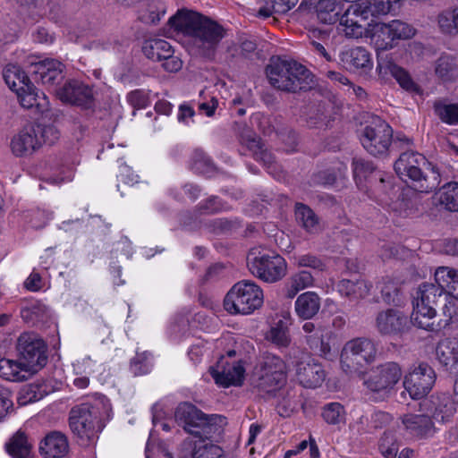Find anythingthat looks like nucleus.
Returning a JSON list of instances; mask_svg holds the SVG:
<instances>
[{
	"label": "nucleus",
	"instance_id": "nucleus-1",
	"mask_svg": "<svg viewBox=\"0 0 458 458\" xmlns=\"http://www.w3.org/2000/svg\"><path fill=\"white\" fill-rule=\"evenodd\" d=\"M175 30L191 38L195 55L211 60L225 36V29L216 21L196 12L178 13L169 19Z\"/></svg>",
	"mask_w": 458,
	"mask_h": 458
},
{
	"label": "nucleus",
	"instance_id": "nucleus-2",
	"mask_svg": "<svg viewBox=\"0 0 458 458\" xmlns=\"http://www.w3.org/2000/svg\"><path fill=\"white\" fill-rule=\"evenodd\" d=\"M107 406L104 398L95 397L91 402H85L73 406L69 414V426L81 445H93L98 439L99 433L105 428L104 417Z\"/></svg>",
	"mask_w": 458,
	"mask_h": 458
},
{
	"label": "nucleus",
	"instance_id": "nucleus-3",
	"mask_svg": "<svg viewBox=\"0 0 458 458\" xmlns=\"http://www.w3.org/2000/svg\"><path fill=\"white\" fill-rule=\"evenodd\" d=\"M394 168L400 177L411 180L413 188L420 192H430L437 189L441 182L437 167L416 151L402 153Z\"/></svg>",
	"mask_w": 458,
	"mask_h": 458
},
{
	"label": "nucleus",
	"instance_id": "nucleus-4",
	"mask_svg": "<svg viewBox=\"0 0 458 458\" xmlns=\"http://www.w3.org/2000/svg\"><path fill=\"white\" fill-rule=\"evenodd\" d=\"M267 76L274 88L287 92L306 91L314 83L310 71L293 60H271Z\"/></svg>",
	"mask_w": 458,
	"mask_h": 458
},
{
	"label": "nucleus",
	"instance_id": "nucleus-5",
	"mask_svg": "<svg viewBox=\"0 0 458 458\" xmlns=\"http://www.w3.org/2000/svg\"><path fill=\"white\" fill-rule=\"evenodd\" d=\"M177 424L183 429L199 438H210L219 430L218 415H206L195 405L190 403H180L174 412Z\"/></svg>",
	"mask_w": 458,
	"mask_h": 458
},
{
	"label": "nucleus",
	"instance_id": "nucleus-6",
	"mask_svg": "<svg viewBox=\"0 0 458 458\" xmlns=\"http://www.w3.org/2000/svg\"><path fill=\"white\" fill-rule=\"evenodd\" d=\"M263 291L250 280L234 284L224 300V307L230 314L248 315L263 304Z\"/></svg>",
	"mask_w": 458,
	"mask_h": 458
},
{
	"label": "nucleus",
	"instance_id": "nucleus-7",
	"mask_svg": "<svg viewBox=\"0 0 458 458\" xmlns=\"http://www.w3.org/2000/svg\"><path fill=\"white\" fill-rule=\"evenodd\" d=\"M376 343L368 337H356L347 341L340 354V363L347 374L361 372L376 360Z\"/></svg>",
	"mask_w": 458,
	"mask_h": 458
},
{
	"label": "nucleus",
	"instance_id": "nucleus-8",
	"mask_svg": "<svg viewBox=\"0 0 458 458\" xmlns=\"http://www.w3.org/2000/svg\"><path fill=\"white\" fill-rule=\"evenodd\" d=\"M247 260L250 273L264 282L276 283L286 274L287 264L278 254L253 249Z\"/></svg>",
	"mask_w": 458,
	"mask_h": 458
},
{
	"label": "nucleus",
	"instance_id": "nucleus-9",
	"mask_svg": "<svg viewBox=\"0 0 458 458\" xmlns=\"http://www.w3.org/2000/svg\"><path fill=\"white\" fill-rule=\"evenodd\" d=\"M368 24L370 28L367 30V36L377 50L392 49L398 40L409 39L415 34V30L411 25L399 20L388 23Z\"/></svg>",
	"mask_w": 458,
	"mask_h": 458
},
{
	"label": "nucleus",
	"instance_id": "nucleus-10",
	"mask_svg": "<svg viewBox=\"0 0 458 458\" xmlns=\"http://www.w3.org/2000/svg\"><path fill=\"white\" fill-rule=\"evenodd\" d=\"M16 349L20 360L27 364L33 373L47 364V345L37 334L22 333L17 340Z\"/></svg>",
	"mask_w": 458,
	"mask_h": 458
},
{
	"label": "nucleus",
	"instance_id": "nucleus-11",
	"mask_svg": "<svg viewBox=\"0 0 458 458\" xmlns=\"http://www.w3.org/2000/svg\"><path fill=\"white\" fill-rule=\"evenodd\" d=\"M393 140L391 126L376 117L367 125L361 134L360 141L363 148L372 156L386 155Z\"/></svg>",
	"mask_w": 458,
	"mask_h": 458
},
{
	"label": "nucleus",
	"instance_id": "nucleus-12",
	"mask_svg": "<svg viewBox=\"0 0 458 458\" xmlns=\"http://www.w3.org/2000/svg\"><path fill=\"white\" fill-rule=\"evenodd\" d=\"M259 382L257 386L266 393H272L282 387L286 381L284 361L272 353H265L259 363Z\"/></svg>",
	"mask_w": 458,
	"mask_h": 458
},
{
	"label": "nucleus",
	"instance_id": "nucleus-13",
	"mask_svg": "<svg viewBox=\"0 0 458 458\" xmlns=\"http://www.w3.org/2000/svg\"><path fill=\"white\" fill-rule=\"evenodd\" d=\"M436 373L427 363H420L404 377L403 387L411 398L419 400L426 396L436 382Z\"/></svg>",
	"mask_w": 458,
	"mask_h": 458
},
{
	"label": "nucleus",
	"instance_id": "nucleus-14",
	"mask_svg": "<svg viewBox=\"0 0 458 458\" xmlns=\"http://www.w3.org/2000/svg\"><path fill=\"white\" fill-rule=\"evenodd\" d=\"M402 374V369L398 363L386 362L377 367L365 381V385L372 392L386 394L399 382Z\"/></svg>",
	"mask_w": 458,
	"mask_h": 458
},
{
	"label": "nucleus",
	"instance_id": "nucleus-15",
	"mask_svg": "<svg viewBox=\"0 0 458 458\" xmlns=\"http://www.w3.org/2000/svg\"><path fill=\"white\" fill-rule=\"evenodd\" d=\"M375 326L379 335L395 336L407 333L411 321L403 311L391 308L377 313Z\"/></svg>",
	"mask_w": 458,
	"mask_h": 458
},
{
	"label": "nucleus",
	"instance_id": "nucleus-16",
	"mask_svg": "<svg viewBox=\"0 0 458 458\" xmlns=\"http://www.w3.org/2000/svg\"><path fill=\"white\" fill-rule=\"evenodd\" d=\"M368 12L362 10V4L356 1L349 4L339 20V30L348 38H361L369 30L365 29V22L369 19Z\"/></svg>",
	"mask_w": 458,
	"mask_h": 458
},
{
	"label": "nucleus",
	"instance_id": "nucleus-17",
	"mask_svg": "<svg viewBox=\"0 0 458 458\" xmlns=\"http://www.w3.org/2000/svg\"><path fill=\"white\" fill-rule=\"evenodd\" d=\"M57 95L61 101L82 109H90L95 104L92 88L77 80L67 81L58 89Z\"/></svg>",
	"mask_w": 458,
	"mask_h": 458
},
{
	"label": "nucleus",
	"instance_id": "nucleus-18",
	"mask_svg": "<svg viewBox=\"0 0 458 458\" xmlns=\"http://www.w3.org/2000/svg\"><path fill=\"white\" fill-rule=\"evenodd\" d=\"M30 68L33 80L47 87L55 86L64 79V65L56 59L46 58L31 63Z\"/></svg>",
	"mask_w": 458,
	"mask_h": 458
},
{
	"label": "nucleus",
	"instance_id": "nucleus-19",
	"mask_svg": "<svg viewBox=\"0 0 458 458\" xmlns=\"http://www.w3.org/2000/svg\"><path fill=\"white\" fill-rule=\"evenodd\" d=\"M295 367L296 378L306 388L320 386L326 378V372L322 365L309 356L302 357L296 362Z\"/></svg>",
	"mask_w": 458,
	"mask_h": 458
},
{
	"label": "nucleus",
	"instance_id": "nucleus-20",
	"mask_svg": "<svg viewBox=\"0 0 458 458\" xmlns=\"http://www.w3.org/2000/svg\"><path fill=\"white\" fill-rule=\"evenodd\" d=\"M244 369L239 363H229L222 356L215 367L210 368V375L218 386L228 387L240 386L243 379Z\"/></svg>",
	"mask_w": 458,
	"mask_h": 458
},
{
	"label": "nucleus",
	"instance_id": "nucleus-21",
	"mask_svg": "<svg viewBox=\"0 0 458 458\" xmlns=\"http://www.w3.org/2000/svg\"><path fill=\"white\" fill-rule=\"evenodd\" d=\"M340 64L347 71L367 72L373 66L370 53L362 47H355L343 50L339 55Z\"/></svg>",
	"mask_w": 458,
	"mask_h": 458
},
{
	"label": "nucleus",
	"instance_id": "nucleus-22",
	"mask_svg": "<svg viewBox=\"0 0 458 458\" xmlns=\"http://www.w3.org/2000/svg\"><path fill=\"white\" fill-rule=\"evenodd\" d=\"M445 300L443 287L436 282H426L420 284L412 303L415 306L420 307V311L428 312L430 310H436L438 302Z\"/></svg>",
	"mask_w": 458,
	"mask_h": 458
},
{
	"label": "nucleus",
	"instance_id": "nucleus-23",
	"mask_svg": "<svg viewBox=\"0 0 458 458\" xmlns=\"http://www.w3.org/2000/svg\"><path fill=\"white\" fill-rule=\"evenodd\" d=\"M41 146L35 125L25 126L11 141V148L16 157L32 154Z\"/></svg>",
	"mask_w": 458,
	"mask_h": 458
},
{
	"label": "nucleus",
	"instance_id": "nucleus-24",
	"mask_svg": "<svg viewBox=\"0 0 458 458\" xmlns=\"http://www.w3.org/2000/svg\"><path fill=\"white\" fill-rule=\"evenodd\" d=\"M420 406L422 410L429 414L431 420L436 421H448L455 411L454 401L445 394L431 396L425 400Z\"/></svg>",
	"mask_w": 458,
	"mask_h": 458
},
{
	"label": "nucleus",
	"instance_id": "nucleus-25",
	"mask_svg": "<svg viewBox=\"0 0 458 458\" xmlns=\"http://www.w3.org/2000/svg\"><path fill=\"white\" fill-rule=\"evenodd\" d=\"M67 437L60 431L48 433L40 442L39 453L44 458H64L69 454Z\"/></svg>",
	"mask_w": 458,
	"mask_h": 458
},
{
	"label": "nucleus",
	"instance_id": "nucleus-26",
	"mask_svg": "<svg viewBox=\"0 0 458 458\" xmlns=\"http://www.w3.org/2000/svg\"><path fill=\"white\" fill-rule=\"evenodd\" d=\"M402 422L408 433L417 437H428L435 432L434 423L428 412L426 414H406Z\"/></svg>",
	"mask_w": 458,
	"mask_h": 458
},
{
	"label": "nucleus",
	"instance_id": "nucleus-27",
	"mask_svg": "<svg viewBox=\"0 0 458 458\" xmlns=\"http://www.w3.org/2000/svg\"><path fill=\"white\" fill-rule=\"evenodd\" d=\"M33 372L22 360L10 359L0 360V377L13 382H23L30 378Z\"/></svg>",
	"mask_w": 458,
	"mask_h": 458
},
{
	"label": "nucleus",
	"instance_id": "nucleus-28",
	"mask_svg": "<svg viewBox=\"0 0 458 458\" xmlns=\"http://www.w3.org/2000/svg\"><path fill=\"white\" fill-rule=\"evenodd\" d=\"M320 297L315 292H306L300 294L294 303L297 316L301 319H311L319 311Z\"/></svg>",
	"mask_w": 458,
	"mask_h": 458
},
{
	"label": "nucleus",
	"instance_id": "nucleus-29",
	"mask_svg": "<svg viewBox=\"0 0 458 458\" xmlns=\"http://www.w3.org/2000/svg\"><path fill=\"white\" fill-rule=\"evenodd\" d=\"M434 280L443 287L445 298L452 296L458 300V270L448 267H439L435 271Z\"/></svg>",
	"mask_w": 458,
	"mask_h": 458
},
{
	"label": "nucleus",
	"instance_id": "nucleus-30",
	"mask_svg": "<svg viewBox=\"0 0 458 458\" xmlns=\"http://www.w3.org/2000/svg\"><path fill=\"white\" fill-rule=\"evenodd\" d=\"M166 13V5L162 0H141L139 7V19L146 24H157Z\"/></svg>",
	"mask_w": 458,
	"mask_h": 458
},
{
	"label": "nucleus",
	"instance_id": "nucleus-31",
	"mask_svg": "<svg viewBox=\"0 0 458 458\" xmlns=\"http://www.w3.org/2000/svg\"><path fill=\"white\" fill-rule=\"evenodd\" d=\"M377 69L379 72H382L383 70L385 72H389L404 90L411 93L420 92L419 85L414 82L409 72L394 63L379 64Z\"/></svg>",
	"mask_w": 458,
	"mask_h": 458
},
{
	"label": "nucleus",
	"instance_id": "nucleus-32",
	"mask_svg": "<svg viewBox=\"0 0 458 458\" xmlns=\"http://www.w3.org/2000/svg\"><path fill=\"white\" fill-rule=\"evenodd\" d=\"M299 0H259L258 16L268 18L276 14H285Z\"/></svg>",
	"mask_w": 458,
	"mask_h": 458
},
{
	"label": "nucleus",
	"instance_id": "nucleus-33",
	"mask_svg": "<svg viewBox=\"0 0 458 458\" xmlns=\"http://www.w3.org/2000/svg\"><path fill=\"white\" fill-rule=\"evenodd\" d=\"M314 284V277L311 272L307 270L299 271L290 276L285 287L284 295L288 299L294 298L297 293Z\"/></svg>",
	"mask_w": 458,
	"mask_h": 458
},
{
	"label": "nucleus",
	"instance_id": "nucleus-34",
	"mask_svg": "<svg viewBox=\"0 0 458 458\" xmlns=\"http://www.w3.org/2000/svg\"><path fill=\"white\" fill-rule=\"evenodd\" d=\"M371 285L363 279L355 281L343 279L339 282L337 288L341 295L348 297L351 300H359L366 297Z\"/></svg>",
	"mask_w": 458,
	"mask_h": 458
},
{
	"label": "nucleus",
	"instance_id": "nucleus-35",
	"mask_svg": "<svg viewBox=\"0 0 458 458\" xmlns=\"http://www.w3.org/2000/svg\"><path fill=\"white\" fill-rule=\"evenodd\" d=\"M436 355L438 361L445 367L458 364V340L444 339L437 344Z\"/></svg>",
	"mask_w": 458,
	"mask_h": 458
},
{
	"label": "nucleus",
	"instance_id": "nucleus-36",
	"mask_svg": "<svg viewBox=\"0 0 458 458\" xmlns=\"http://www.w3.org/2000/svg\"><path fill=\"white\" fill-rule=\"evenodd\" d=\"M295 218L297 223L308 233H315L319 230V218L307 205L295 204Z\"/></svg>",
	"mask_w": 458,
	"mask_h": 458
},
{
	"label": "nucleus",
	"instance_id": "nucleus-37",
	"mask_svg": "<svg viewBox=\"0 0 458 458\" xmlns=\"http://www.w3.org/2000/svg\"><path fill=\"white\" fill-rule=\"evenodd\" d=\"M172 49L173 47L169 42L160 38L145 40L142 46V52L145 56L156 62H161L163 57H167Z\"/></svg>",
	"mask_w": 458,
	"mask_h": 458
},
{
	"label": "nucleus",
	"instance_id": "nucleus-38",
	"mask_svg": "<svg viewBox=\"0 0 458 458\" xmlns=\"http://www.w3.org/2000/svg\"><path fill=\"white\" fill-rule=\"evenodd\" d=\"M6 452L13 458H28L31 445L24 432L17 431L5 444Z\"/></svg>",
	"mask_w": 458,
	"mask_h": 458
},
{
	"label": "nucleus",
	"instance_id": "nucleus-39",
	"mask_svg": "<svg viewBox=\"0 0 458 458\" xmlns=\"http://www.w3.org/2000/svg\"><path fill=\"white\" fill-rule=\"evenodd\" d=\"M437 21L443 34L452 37L458 35V7L443 10L438 13Z\"/></svg>",
	"mask_w": 458,
	"mask_h": 458
},
{
	"label": "nucleus",
	"instance_id": "nucleus-40",
	"mask_svg": "<svg viewBox=\"0 0 458 458\" xmlns=\"http://www.w3.org/2000/svg\"><path fill=\"white\" fill-rule=\"evenodd\" d=\"M3 78L6 85L13 91H16L19 88H24L26 85L30 83L29 77L15 64H8L3 71Z\"/></svg>",
	"mask_w": 458,
	"mask_h": 458
},
{
	"label": "nucleus",
	"instance_id": "nucleus-41",
	"mask_svg": "<svg viewBox=\"0 0 458 458\" xmlns=\"http://www.w3.org/2000/svg\"><path fill=\"white\" fill-rule=\"evenodd\" d=\"M420 307L413 305V311L411 313L410 321L411 325H414L419 328L434 332L439 329V325L435 324L434 318L437 314L436 310H430L428 312L420 311Z\"/></svg>",
	"mask_w": 458,
	"mask_h": 458
},
{
	"label": "nucleus",
	"instance_id": "nucleus-42",
	"mask_svg": "<svg viewBox=\"0 0 458 458\" xmlns=\"http://www.w3.org/2000/svg\"><path fill=\"white\" fill-rule=\"evenodd\" d=\"M435 72L443 81H453L458 77V64L454 57L442 55L436 63Z\"/></svg>",
	"mask_w": 458,
	"mask_h": 458
},
{
	"label": "nucleus",
	"instance_id": "nucleus-43",
	"mask_svg": "<svg viewBox=\"0 0 458 458\" xmlns=\"http://www.w3.org/2000/svg\"><path fill=\"white\" fill-rule=\"evenodd\" d=\"M48 394L47 386L44 384H30L21 388L19 392L18 403L27 405L38 402Z\"/></svg>",
	"mask_w": 458,
	"mask_h": 458
},
{
	"label": "nucleus",
	"instance_id": "nucleus-44",
	"mask_svg": "<svg viewBox=\"0 0 458 458\" xmlns=\"http://www.w3.org/2000/svg\"><path fill=\"white\" fill-rule=\"evenodd\" d=\"M266 338L279 349L286 348L291 344L288 327L282 320H279L275 326L271 327L270 330L267 333Z\"/></svg>",
	"mask_w": 458,
	"mask_h": 458
},
{
	"label": "nucleus",
	"instance_id": "nucleus-45",
	"mask_svg": "<svg viewBox=\"0 0 458 458\" xmlns=\"http://www.w3.org/2000/svg\"><path fill=\"white\" fill-rule=\"evenodd\" d=\"M439 202L451 212H458V183L448 182L439 191Z\"/></svg>",
	"mask_w": 458,
	"mask_h": 458
},
{
	"label": "nucleus",
	"instance_id": "nucleus-46",
	"mask_svg": "<svg viewBox=\"0 0 458 458\" xmlns=\"http://www.w3.org/2000/svg\"><path fill=\"white\" fill-rule=\"evenodd\" d=\"M321 416L323 420L329 425H338L345 421V409L340 403H327L323 409Z\"/></svg>",
	"mask_w": 458,
	"mask_h": 458
},
{
	"label": "nucleus",
	"instance_id": "nucleus-47",
	"mask_svg": "<svg viewBox=\"0 0 458 458\" xmlns=\"http://www.w3.org/2000/svg\"><path fill=\"white\" fill-rule=\"evenodd\" d=\"M434 110L439 119L447 124H458V103L445 104L441 101L434 104Z\"/></svg>",
	"mask_w": 458,
	"mask_h": 458
},
{
	"label": "nucleus",
	"instance_id": "nucleus-48",
	"mask_svg": "<svg viewBox=\"0 0 458 458\" xmlns=\"http://www.w3.org/2000/svg\"><path fill=\"white\" fill-rule=\"evenodd\" d=\"M17 98L22 107L26 109L32 108L34 106L38 107L41 104L38 102L39 95L35 86L30 82L24 88H19L15 91Z\"/></svg>",
	"mask_w": 458,
	"mask_h": 458
},
{
	"label": "nucleus",
	"instance_id": "nucleus-49",
	"mask_svg": "<svg viewBox=\"0 0 458 458\" xmlns=\"http://www.w3.org/2000/svg\"><path fill=\"white\" fill-rule=\"evenodd\" d=\"M352 165L354 177L359 179L366 180L369 178V181H372L374 179L373 175L379 171L376 169L373 162L361 157L353 158Z\"/></svg>",
	"mask_w": 458,
	"mask_h": 458
},
{
	"label": "nucleus",
	"instance_id": "nucleus-50",
	"mask_svg": "<svg viewBox=\"0 0 458 458\" xmlns=\"http://www.w3.org/2000/svg\"><path fill=\"white\" fill-rule=\"evenodd\" d=\"M52 174L47 178V182L53 184H60L64 182H70L72 180L74 173L73 169L70 165H64L63 164H55L50 166Z\"/></svg>",
	"mask_w": 458,
	"mask_h": 458
},
{
	"label": "nucleus",
	"instance_id": "nucleus-51",
	"mask_svg": "<svg viewBox=\"0 0 458 458\" xmlns=\"http://www.w3.org/2000/svg\"><path fill=\"white\" fill-rule=\"evenodd\" d=\"M294 264L299 267H309L318 272H321L326 268L324 261L319 257L311 253L295 256Z\"/></svg>",
	"mask_w": 458,
	"mask_h": 458
},
{
	"label": "nucleus",
	"instance_id": "nucleus-52",
	"mask_svg": "<svg viewBox=\"0 0 458 458\" xmlns=\"http://www.w3.org/2000/svg\"><path fill=\"white\" fill-rule=\"evenodd\" d=\"M378 448L386 458H395L397 456L398 445L394 435L391 432H385L381 437Z\"/></svg>",
	"mask_w": 458,
	"mask_h": 458
},
{
	"label": "nucleus",
	"instance_id": "nucleus-53",
	"mask_svg": "<svg viewBox=\"0 0 458 458\" xmlns=\"http://www.w3.org/2000/svg\"><path fill=\"white\" fill-rule=\"evenodd\" d=\"M360 4H362V10L369 11L368 18H369V16L388 13L393 3L389 0H369L367 3Z\"/></svg>",
	"mask_w": 458,
	"mask_h": 458
},
{
	"label": "nucleus",
	"instance_id": "nucleus-54",
	"mask_svg": "<svg viewBox=\"0 0 458 458\" xmlns=\"http://www.w3.org/2000/svg\"><path fill=\"white\" fill-rule=\"evenodd\" d=\"M374 179L369 181L374 185L375 191L378 197L388 194V191L392 188L391 176L385 174L382 171L376 172L373 175Z\"/></svg>",
	"mask_w": 458,
	"mask_h": 458
},
{
	"label": "nucleus",
	"instance_id": "nucleus-55",
	"mask_svg": "<svg viewBox=\"0 0 458 458\" xmlns=\"http://www.w3.org/2000/svg\"><path fill=\"white\" fill-rule=\"evenodd\" d=\"M307 344L310 348L325 358H327L331 354V346L327 342H325L322 338V335L315 333L307 336Z\"/></svg>",
	"mask_w": 458,
	"mask_h": 458
},
{
	"label": "nucleus",
	"instance_id": "nucleus-56",
	"mask_svg": "<svg viewBox=\"0 0 458 458\" xmlns=\"http://www.w3.org/2000/svg\"><path fill=\"white\" fill-rule=\"evenodd\" d=\"M126 99L136 109L145 108L149 104L148 95L143 89H135L129 92Z\"/></svg>",
	"mask_w": 458,
	"mask_h": 458
},
{
	"label": "nucleus",
	"instance_id": "nucleus-57",
	"mask_svg": "<svg viewBox=\"0 0 458 458\" xmlns=\"http://www.w3.org/2000/svg\"><path fill=\"white\" fill-rule=\"evenodd\" d=\"M193 168L199 173L209 172L213 167L212 160L201 150H195L192 157Z\"/></svg>",
	"mask_w": 458,
	"mask_h": 458
},
{
	"label": "nucleus",
	"instance_id": "nucleus-58",
	"mask_svg": "<svg viewBox=\"0 0 458 458\" xmlns=\"http://www.w3.org/2000/svg\"><path fill=\"white\" fill-rule=\"evenodd\" d=\"M205 438L199 440V454L197 458H219L222 455V449L214 444L205 443Z\"/></svg>",
	"mask_w": 458,
	"mask_h": 458
},
{
	"label": "nucleus",
	"instance_id": "nucleus-59",
	"mask_svg": "<svg viewBox=\"0 0 458 458\" xmlns=\"http://www.w3.org/2000/svg\"><path fill=\"white\" fill-rule=\"evenodd\" d=\"M38 136L41 140V144L46 143L48 145L54 144L59 138V132L54 126H42L40 124L35 125Z\"/></svg>",
	"mask_w": 458,
	"mask_h": 458
},
{
	"label": "nucleus",
	"instance_id": "nucleus-60",
	"mask_svg": "<svg viewBox=\"0 0 458 458\" xmlns=\"http://www.w3.org/2000/svg\"><path fill=\"white\" fill-rule=\"evenodd\" d=\"M223 205L217 197H210L198 206L199 214H214L221 211Z\"/></svg>",
	"mask_w": 458,
	"mask_h": 458
},
{
	"label": "nucleus",
	"instance_id": "nucleus-61",
	"mask_svg": "<svg viewBox=\"0 0 458 458\" xmlns=\"http://www.w3.org/2000/svg\"><path fill=\"white\" fill-rule=\"evenodd\" d=\"M117 178L120 182L130 186L139 182V176L125 164L120 165Z\"/></svg>",
	"mask_w": 458,
	"mask_h": 458
},
{
	"label": "nucleus",
	"instance_id": "nucleus-62",
	"mask_svg": "<svg viewBox=\"0 0 458 458\" xmlns=\"http://www.w3.org/2000/svg\"><path fill=\"white\" fill-rule=\"evenodd\" d=\"M199 454V441L193 442L191 439H185L181 445L180 458H197Z\"/></svg>",
	"mask_w": 458,
	"mask_h": 458
},
{
	"label": "nucleus",
	"instance_id": "nucleus-63",
	"mask_svg": "<svg viewBox=\"0 0 458 458\" xmlns=\"http://www.w3.org/2000/svg\"><path fill=\"white\" fill-rule=\"evenodd\" d=\"M162 67L168 72H177L182 67V61L174 55V49L170 50L167 57H163Z\"/></svg>",
	"mask_w": 458,
	"mask_h": 458
},
{
	"label": "nucleus",
	"instance_id": "nucleus-64",
	"mask_svg": "<svg viewBox=\"0 0 458 458\" xmlns=\"http://www.w3.org/2000/svg\"><path fill=\"white\" fill-rule=\"evenodd\" d=\"M399 289L394 282L388 281L381 288V293L384 301L387 303H394L398 301Z\"/></svg>",
	"mask_w": 458,
	"mask_h": 458
}]
</instances>
